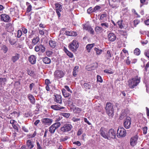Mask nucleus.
<instances>
[{
  "label": "nucleus",
  "instance_id": "f257e3e1",
  "mask_svg": "<svg viewBox=\"0 0 149 149\" xmlns=\"http://www.w3.org/2000/svg\"><path fill=\"white\" fill-rule=\"evenodd\" d=\"M141 77L139 76L138 72L131 79L128 81V85L131 88H133L138 86L140 82Z\"/></svg>",
  "mask_w": 149,
  "mask_h": 149
},
{
  "label": "nucleus",
  "instance_id": "f03ea898",
  "mask_svg": "<svg viewBox=\"0 0 149 149\" xmlns=\"http://www.w3.org/2000/svg\"><path fill=\"white\" fill-rule=\"evenodd\" d=\"M73 126L69 122H65L63 125L60 128V130L63 133H68L72 129Z\"/></svg>",
  "mask_w": 149,
  "mask_h": 149
},
{
  "label": "nucleus",
  "instance_id": "7ed1b4c3",
  "mask_svg": "<svg viewBox=\"0 0 149 149\" xmlns=\"http://www.w3.org/2000/svg\"><path fill=\"white\" fill-rule=\"evenodd\" d=\"M79 47V44L77 41L75 40H73L69 45V49L73 52H76Z\"/></svg>",
  "mask_w": 149,
  "mask_h": 149
},
{
  "label": "nucleus",
  "instance_id": "20e7f679",
  "mask_svg": "<svg viewBox=\"0 0 149 149\" xmlns=\"http://www.w3.org/2000/svg\"><path fill=\"white\" fill-rule=\"evenodd\" d=\"M113 105L110 103H107L106 107V112L109 116L112 115L113 113Z\"/></svg>",
  "mask_w": 149,
  "mask_h": 149
},
{
  "label": "nucleus",
  "instance_id": "39448f33",
  "mask_svg": "<svg viewBox=\"0 0 149 149\" xmlns=\"http://www.w3.org/2000/svg\"><path fill=\"white\" fill-rule=\"evenodd\" d=\"M117 132V135L119 138L125 137L126 135V130L123 127H119Z\"/></svg>",
  "mask_w": 149,
  "mask_h": 149
},
{
  "label": "nucleus",
  "instance_id": "423d86ee",
  "mask_svg": "<svg viewBox=\"0 0 149 149\" xmlns=\"http://www.w3.org/2000/svg\"><path fill=\"white\" fill-rule=\"evenodd\" d=\"M64 73L61 70H56L54 73V78L58 79L63 77Z\"/></svg>",
  "mask_w": 149,
  "mask_h": 149
},
{
  "label": "nucleus",
  "instance_id": "0eeeda50",
  "mask_svg": "<svg viewBox=\"0 0 149 149\" xmlns=\"http://www.w3.org/2000/svg\"><path fill=\"white\" fill-rule=\"evenodd\" d=\"M99 133L102 137L108 139V131L106 128L102 127L100 129Z\"/></svg>",
  "mask_w": 149,
  "mask_h": 149
},
{
  "label": "nucleus",
  "instance_id": "6e6552de",
  "mask_svg": "<svg viewBox=\"0 0 149 149\" xmlns=\"http://www.w3.org/2000/svg\"><path fill=\"white\" fill-rule=\"evenodd\" d=\"M108 140H110L111 138L114 139L116 136V132L113 129H110L108 131Z\"/></svg>",
  "mask_w": 149,
  "mask_h": 149
},
{
  "label": "nucleus",
  "instance_id": "1a4fd4ad",
  "mask_svg": "<svg viewBox=\"0 0 149 149\" xmlns=\"http://www.w3.org/2000/svg\"><path fill=\"white\" fill-rule=\"evenodd\" d=\"M131 123V118L129 117H127L124 123V127L126 129H129L130 127Z\"/></svg>",
  "mask_w": 149,
  "mask_h": 149
},
{
  "label": "nucleus",
  "instance_id": "9d476101",
  "mask_svg": "<svg viewBox=\"0 0 149 149\" xmlns=\"http://www.w3.org/2000/svg\"><path fill=\"white\" fill-rule=\"evenodd\" d=\"M56 8V12L57 14L58 17L61 16V14L60 13L62 10V5L58 3H55V4Z\"/></svg>",
  "mask_w": 149,
  "mask_h": 149
},
{
  "label": "nucleus",
  "instance_id": "9b49d317",
  "mask_svg": "<svg viewBox=\"0 0 149 149\" xmlns=\"http://www.w3.org/2000/svg\"><path fill=\"white\" fill-rule=\"evenodd\" d=\"M41 121L43 124L49 125L52 123L53 120L52 119L44 118L41 120Z\"/></svg>",
  "mask_w": 149,
  "mask_h": 149
},
{
  "label": "nucleus",
  "instance_id": "f8f14e48",
  "mask_svg": "<svg viewBox=\"0 0 149 149\" xmlns=\"http://www.w3.org/2000/svg\"><path fill=\"white\" fill-rule=\"evenodd\" d=\"M26 147L29 149H31L34 146V143L30 139H28L26 142Z\"/></svg>",
  "mask_w": 149,
  "mask_h": 149
},
{
  "label": "nucleus",
  "instance_id": "ddd939ff",
  "mask_svg": "<svg viewBox=\"0 0 149 149\" xmlns=\"http://www.w3.org/2000/svg\"><path fill=\"white\" fill-rule=\"evenodd\" d=\"M108 38L109 41L111 42L114 41L116 38V36L113 33L110 32L108 35Z\"/></svg>",
  "mask_w": 149,
  "mask_h": 149
},
{
  "label": "nucleus",
  "instance_id": "4468645a",
  "mask_svg": "<svg viewBox=\"0 0 149 149\" xmlns=\"http://www.w3.org/2000/svg\"><path fill=\"white\" fill-rule=\"evenodd\" d=\"M138 139V137L136 136L132 137L130 140V144L132 146H134L136 145Z\"/></svg>",
  "mask_w": 149,
  "mask_h": 149
},
{
  "label": "nucleus",
  "instance_id": "2eb2a0df",
  "mask_svg": "<svg viewBox=\"0 0 149 149\" xmlns=\"http://www.w3.org/2000/svg\"><path fill=\"white\" fill-rule=\"evenodd\" d=\"M128 110L127 109H125L124 110H122L120 116V120H122L124 117L126 116L127 113H128Z\"/></svg>",
  "mask_w": 149,
  "mask_h": 149
},
{
  "label": "nucleus",
  "instance_id": "dca6fc26",
  "mask_svg": "<svg viewBox=\"0 0 149 149\" xmlns=\"http://www.w3.org/2000/svg\"><path fill=\"white\" fill-rule=\"evenodd\" d=\"M37 58L34 55H31L29 58V61L32 64H34L36 63Z\"/></svg>",
  "mask_w": 149,
  "mask_h": 149
},
{
  "label": "nucleus",
  "instance_id": "f3484780",
  "mask_svg": "<svg viewBox=\"0 0 149 149\" xmlns=\"http://www.w3.org/2000/svg\"><path fill=\"white\" fill-rule=\"evenodd\" d=\"M54 96L55 97V98L54 99V101L57 103L61 104L62 103V101L61 99V96L60 95H58L57 94L56 95H54Z\"/></svg>",
  "mask_w": 149,
  "mask_h": 149
},
{
  "label": "nucleus",
  "instance_id": "a211bd4d",
  "mask_svg": "<svg viewBox=\"0 0 149 149\" xmlns=\"http://www.w3.org/2000/svg\"><path fill=\"white\" fill-rule=\"evenodd\" d=\"M9 19L10 17L8 15L5 14L1 15V20L2 21L7 22L9 21Z\"/></svg>",
  "mask_w": 149,
  "mask_h": 149
},
{
  "label": "nucleus",
  "instance_id": "6ab92c4d",
  "mask_svg": "<svg viewBox=\"0 0 149 149\" xmlns=\"http://www.w3.org/2000/svg\"><path fill=\"white\" fill-rule=\"evenodd\" d=\"M51 108L52 109L55 110H60L61 111L62 109H64L65 107H61L58 105H52L51 106Z\"/></svg>",
  "mask_w": 149,
  "mask_h": 149
},
{
  "label": "nucleus",
  "instance_id": "aec40b11",
  "mask_svg": "<svg viewBox=\"0 0 149 149\" xmlns=\"http://www.w3.org/2000/svg\"><path fill=\"white\" fill-rule=\"evenodd\" d=\"M20 55L19 54L16 53L12 56L11 60L13 63H15L17 61L19 58Z\"/></svg>",
  "mask_w": 149,
  "mask_h": 149
},
{
  "label": "nucleus",
  "instance_id": "412c9836",
  "mask_svg": "<svg viewBox=\"0 0 149 149\" xmlns=\"http://www.w3.org/2000/svg\"><path fill=\"white\" fill-rule=\"evenodd\" d=\"M84 28L86 30L88 31L91 34H94V30L93 29H92L90 26L87 25L85 26Z\"/></svg>",
  "mask_w": 149,
  "mask_h": 149
},
{
  "label": "nucleus",
  "instance_id": "4be33fe9",
  "mask_svg": "<svg viewBox=\"0 0 149 149\" xmlns=\"http://www.w3.org/2000/svg\"><path fill=\"white\" fill-rule=\"evenodd\" d=\"M28 98L31 102L34 104L35 102V100L34 97L31 94H29L28 95Z\"/></svg>",
  "mask_w": 149,
  "mask_h": 149
},
{
  "label": "nucleus",
  "instance_id": "5701e85b",
  "mask_svg": "<svg viewBox=\"0 0 149 149\" xmlns=\"http://www.w3.org/2000/svg\"><path fill=\"white\" fill-rule=\"evenodd\" d=\"M64 50L67 55L70 58H72L73 56V54L69 52L67 49L65 47H64Z\"/></svg>",
  "mask_w": 149,
  "mask_h": 149
},
{
  "label": "nucleus",
  "instance_id": "b1692460",
  "mask_svg": "<svg viewBox=\"0 0 149 149\" xmlns=\"http://www.w3.org/2000/svg\"><path fill=\"white\" fill-rule=\"evenodd\" d=\"M95 29V31L98 34L101 33L104 31V29L102 28L99 26H96Z\"/></svg>",
  "mask_w": 149,
  "mask_h": 149
},
{
  "label": "nucleus",
  "instance_id": "393cba45",
  "mask_svg": "<svg viewBox=\"0 0 149 149\" xmlns=\"http://www.w3.org/2000/svg\"><path fill=\"white\" fill-rule=\"evenodd\" d=\"M61 91L63 95L65 97H68L70 95V93L66 92V90L64 88H62Z\"/></svg>",
  "mask_w": 149,
  "mask_h": 149
},
{
  "label": "nucleus",
  "instance_id": "a878e982",
  "mask_svg": "<svg viewBox=\"0 0 149 149\" xmlns=\"http://www.w3.org/2000/svg\"><path fill=\"white\" fill-rule=\"evenodd\" d=\"M49 44L50 47L52 48H55L56 45V42L52 40L49 41Z\"/></svg>",
  "mask_w": 149,
  "mask_h": 149
},
{
  "label": "nucleus",
  "instance_id": "bb28decb",
  "mask_svg": "<svg viewBox=\"0 0 149 149\" xmlns=\"http://www.w3.org/2000/svg\"><path fill=\"white\" fill-rule=\"evenodd\" d=\"M79 67L78 66H75L73 69L72 75L75 77L77 75L78 72Z\"/></svg>",
  "mask_w": 149,
  "mask_h": 149
},
{
  "label": "nucleus",
  "instance_id": "cd10ccee",
  "mask_svg": "<svg viewBox=\"0 0 149 149\" xmlns=\"http://www.w3.org/2000/svg\"><path fill=\"white\" fill-rule=\"evenodd\" d=\"M42 61L43 62L46 64H49L51 62V59L47 57H45L43 58Z\"/></svg>",
  "mask_w": 149,
  "mask_h": 149
},
{
  "label": "nucleus",
  "instance_id": "c85d7f7f",
  "mask_svg": "<svg viewBox=\"0 0 149 149\" xmlns=\"http://www.w3.org/2000/svg\"><path fill=\"white\" fill-rule=\"evenodd\" d=\"M94 45V44H88L86 45V48L88 52H90L91 49L93 47Z\"/></svg>",
  "mask_w": 149,
  "mask_h": 149
},
{
  "label": "nucleus",
  "instance_id": "c756f323",
  "mask_svg": "<svg viewBox=\"0 0 149 149\" xmlns=\"http://www.w3.org/2000/svg\"><path fill=\"white\" fill-rule=\"evenodd\" d=\"M56 129V128L52 125L49 127V131L51 134L54 133Z\"/></svg>",
  "mask_w": 149,
  "mask_h": 149
},
{
  "label": "nucleus",
  "instance_id": "7c9ffc66",
  "mask_svg": "<svg viewBox=\"0 0 149 149\" xmlns=\"http://www.w3.org/2000/svg\"><path fill=\"white\" fill-rule=\"evenodd\" d=\"M81 111V109L77 107H75L73 109V112L76 113H79Z\"/></svg>",
  "mask_w": 149,
  "mask_h": 149
},
{
  "label": "nucleus",
  "instance_id": "2f4dec72",
  "mask_svg": "<svg viewBox=\"0 0 149 149\" xmlns=\"http://www.w3.org/2000/svg\"><path fill=\"white\" fill-rule=\"evenodd\" d=\"M69 138H70L67 136H65L64 137L62 136L60 139V142L65 141Z\"/></svg>",
  "mask_w": 149,
  "mask_h": 149
},
{
  "label": "nucleus",
  "instance_id": "473e14b6",
  "mask_svg": "<svg viewBox=\"0 0 149 149\" xmlns=\"http://www.w3.org/2000/svg\"><path fill=\"white\" fill-rule=\"evenodd\" d=\"M6 81L7 79L6 78L0 77V85L5 84V82Z\"/></svg>",
  "mask_w": 149,
  "mask_h": 149
},
{
  "label": "nucleus",
  "instance_id": "72a5a7b5",
  "mask_svg": "<svg viewBox=\"0 0 149 149\" xmlns=\"http://www.w3.org/2000/svg\"><path fill=\"white\" fill-rule=\"evenodd\" d=\"M94 50L96 52V54L98 55H100L102 52V49H99L97 48H95Z\"/></svg>",
  "mask_w": 149,
  "mask_h": 149
},
{
  "label": "nucleus",
  "instance_id": "f704fd0d",
  "mask_svg": "<svg viewBox=\"0 0 149 149\" xmlns=\"http://www.w3.org/2000/svg\"><path fill=\"white\" fill-rule=\"evenodd\" d=\"M140 50L138 48H136L134 51V54L137 56L139 55L140 54Z\"/></svg>",
  "mask_w": 149,
  "mask_h": 149
},
{
  "label": "nucleus",
  "instance_id": "c9c22d12",
  "mask_svg": "<svg viewBox=\"0 0 149 149\" xmlns=\"http://www.w3.org/2000/svg\"><path fill=\"white\" fill-rule=\"evenodd\" d=\"M83 86L86 91L90 89L91 87V85L88 83H85L84 84Z\"/></svg>",
  "mask_w": 149,
  "mask_h": 149
},
{
  "label": "nucleus",
  "instance_id": "e433bc0d",
  "mask_svg": "<svg viewBox=\"0 0 149 149\" xmlns=\"http://www.w3.org/2000/svg\"><path fill=\"white\" fill-rule=\"evenodd\" d=\"M107 17V13H105L104 14H102L100 17V19L102 20V22L104 21V18H106Z\"/></svg>",
  "mask_w": 149,
  "mask_h": 149
},
{
  "label": "nucleus",
  "instance_id": "4c0bfd02",
  "mask_svg": "<svg viewBox=\"0 0 149 149\" xmlns=\"http://www.w3.org/2000/svg\"><path fill=\"white\" fill-rule=\"evenodd\" d=\"M39 39L38 37H37L35 38H33L32 40V42L34 45H35L39 41Z\"/></svg>",
  "mask_w": 149,
  "mask_h": 149
},
{
  "label": "nucleus",
  "instance_id": "58836bf2",
  "mask_svg": "<svg viewBox=\"0 0 149 149\" xmlns=\"http://www.w3.org/2000/svg\"><path fill=\"white\" fill-rule=\"evenodd\" d=\"M119 28L122 29L123 28V26L122 24V21L119 20L117 23Z\"/></svg>",
  "mask_w": 149,
  "mask_h": 149
},
{
  "label": "nucleus",
  "instance_id": "ea45409f",
  "mask_svg": "<svg viewBox=\"0 0 149 149\" xmlns=\"http://www.w3.org/2000/svg\"><path fill=\"white\" fill-rule=\"evenodd\" d=\"M101 8L100 6H95L93 9V12L94 13H96L97 11L100 10Z\"/></svg>",
  "mask_w": 149,
  "mask_h": 149
},
{
  "label": "nucleus",
  "instance_id": "a19ab883",
  "mask_svg": "<svg viewBox=\"0 0 149 149\" xmlns=\"http://www.w3.org/2000/svg\"><path fill=\"white\" fill-rule=\"evenodd\" d=\"M100 25L103 28L106 29L109 27V24L107 22L102 23Z\"/></svg>",
  "mask_w": 149,
  "mask_h": 149
},
{
  "label": "nucleus",
  "instance_id": "79ce46f5",
  "mask_svg": "<svg viewBox=\"0 0 149 149\" xmlns=\"http://www.w3.org/2000/svg\"><path fill=\"white\" fill-rule=\"evenodd\" d=\"M111 56V52L110 50H108L107 52L106 55V57L107 59H109L110 58Z\"/></svg>",
  "mask_w": 149,
  "mask_h": 149
},
{
  "label": "nucleus",
  "instance_id": "37998d69",
  "mask_svg": "<svg viewBox=\"0 0 149 149\" xmlns=\"http://www.w3.org/2000/svg\"><path fill=\"white\" fill-rule=\"evenodd\" d=\"M42 47V45H40L39 46H36L35 47V51L37 52L39 51L40 50Z\"/></svg>",
  "mask_w": 149,
  "mask_h": 149
},
{
  "label": "nucleus",
  "instance_id": "c03bdc74",
  "mask_svg": "<svg viewBox=\"0 0 149 149\" xmlns=\"http://www.w3.org/2000/svg\"><path fill=\"white\" fill-rule=\"evenodd\" d=\"M1 48L4 53H6L8 51V48L5 45H3L1 47Z\"/></svg>",
  "mask_w": 149,
  "mask_h": 149
},
{
  "label": "nucleus",
  "instance_id": "a18cd8bd",
  "mask_svg": "<svg viewBox=\"0 0 149 149\" xmlns=\"http://www.w3.org/2000/svg\"><path fill=\"white\" fill-rule=\"evenodd\" d=\"M52 125L54 126V127L56 128V129L61 126V124L60 122H58L54 123Z\"/></svg>",
  "mask_w": 149,
  "mask_h": 149
},
{
  "label": "nucleus",
  "instance_id": "49530a36",
  "mask_svg": "<svg viewBox=\"0 0 149 149\" xmlns=\"http://www.w3.org/2000/svg\"><path fill=\"white\" fill-rule=\"evenodd\" d=\"M104 72L109 74H112L113 73V71L110 70H104Z\"/></svg>",
  "mask_w": 149,
  "mask_h": 149
},
{
  "label": "nucleus",
  "instance_id": "de8ad7c7",
  "mask_svg": "<svg viewBox=\"0 0 149 149\" xmlns=\"http://www.w3.org/2000/svg\"><path fill=\"white\" fill-rule=\"evenodd\" d=\"M132 12L134 14L135 16L136 17H139L140 16L138 14V13L136 12L135 10L133 9L132 10Z\"/></svg>",
  "mask_w": 149,
  "mask_h": 149
},
{
  "label": "nucleus",
  "instance_id": "09e8293b",
  "mask_svg": "<svg viewBox=\"0 0 149 149\" xmlns=\"http://www.w3.org/2000/svg\"><path fill=\"white\" fill-rule=\"evenodd\" d=\"M28 74L31 76H32L33 75V72L29 69L27 70Z\"/></svg>",
  "mask_w": 149,
  "mask_h": 149
},
{
  "label": "nucleus",
  "instance_id": "8fccbe9b",
  "mask_svg": "<svg viewBox=\"0 0 149 149\" xmlns=\"http://www.w3.org/2000/svg\"><path fill=\"white\" fill-rule=\"evenodd\" d=\"M97 81L102 83L103 82V80L101 77L99 75L97 76Z\"/></svg>",
  "mask_w": 149,
  "mask_h": 149
},
{
  "label": "nucleus",
  "instance_id": "3c124183",
  "mask_svg": "<svg viewBox=\"0 0 149 149\" xmlns=\"http://www.w3.org/2000/svg\"><path fill=\"white\" fill-rule=\"evenodd\" d=\"M8 40L9 41L10 43L12 45H14L16 42L15 40L13 39H8Z\"/></svg>",
  "mask_w": 149,
  "mask_h": 149
},
{
  "label": "nucleus",
  "instance_id": "603ef678",
  "mask_svg": "<svg viewBox=\"0 0 149 149\" xmlns=\"http://www.w3.org/2000/svg\"><path fill=\"white\" fill-rule=\"evenodd\" d=\"M50 143L49 141H46L44 140L43 141V145L44 146H49L50 145Z\"/></svg>",
  "mask_w": 149,
  "mask_h": 149
},
{
  "label": "nucleus",
  "instance_id": "864d4df0",
  "mask_svg": "<svg viewBox=\"0 0 149 149\" xmlns=\"http://www.w3.org/2000/svg\"><path fill=\"white\" fill-rule=\"evenodd\" d=\"M64 89H65V90H67V91H68V92H69L71 93H72V91L70 89L69 87L67 86H64Z\"/></svg>",
  "mask_w": 149,
  "mask_h": 149
},
{
  "label": "nucleus",
  "instance_id": "5fc2aeb1",
  "mask_svg": "<svg viewBox=\"0 0 149 149\" xmlns=\"http://www.w3.org/2000/svg\"><path fill=\"white\" fill-rule=\"evenodd\" d=\"M133 22H134V27H135L140 22V21L138 19H136L134 20V21Z\"/></svg>",
  "mask_w": 149,
  "mask_h": 149
},
{
  "label": "nucleus",
  "instance_id": "6e6d98bb",
  "mask_svg": "<svg viewBox=\"0 0 149 149\" xmlns=\"http://www.w3.org/2000/svg\"><path fill=\"white\" fill-rule=\"evenodd\" d=\"M61 115H62L64 117H65L66 118H68L70 115V114L69 113H61Z\"/></svg>",
  "mask_w": 149,
  "mask_h": 149
},
{
  "label": "nucleus",
  "instance_id": "4d7b16f0",
  "mask_svg": "<svg viewBox=\"0 0 149 149\" xmlns=\"http://www.w3.org/2000/svg\"><path fill=\"white\" fill-rule=\"evenodd\" d=\"M46 55L49 57L51 56L53 53L52 52L50 51H47L46 52Z\"/></svg>",
  "mask_w": 149,
  "mask_h": 149
},
{
  "label": "nucleus",
  "instance_id": "13d9d810",
  "mask_svg": "<svg viewBox=\"0 0 149 149\" xmlns=\"http://www.w3.org/2000/svg\"><path fill=\"white\" fill-rule=\"evenodd\" d=\"M36 143L37 146V149H42L40 144L38 141H36Z\"/></svg>",
  "mask_w": 149,
  "mask_h": 149
},
{
  "label": "nucleus",
  "instance_id": "bf43d9fd",
  "mask_svg": "<svg viewBox=\"0 0 149 149\" xmlns=\"http://www.w3.org/2000/svg\"><path fill=\"white\" fill-rule=\"evenodd\" d=\"M22 34V31L20 30H18L17 31V36L18 38H20Z\"/></svg>",
  "mask_w": 149,
  "mask_h": 149
},
{
  "label": "nucleus",
  "instance_id": "052dcab7",
  "mask_svg": "<svg viewBox=\"0 0 149 149\" xmlns=\"http://www.w3.org/2000/svg\"><path fill=\"white\" fill-rule=\"evenodd\" d=\"M35 84L33 83L30 84L29 85V88L30 91L32 90L33 87L35 86Z\"/></svg>",
  "mask_w": 149,
  "mask_h": 149
},
{
  "label": "nucleus",
  "instance_id": "680f3d73",
  "mask_svg": "<svg viewBox=\"0 0 149 149\" xmlns=\"http://www.w3.org/2000/svg\"><path fill=\"white\" fill-rule=\"evenodd\" d=\"M37 134L36 132V131H35L34 133L33 134H29L28 135L29 138H33Z\"/></svg>",
  "mask_w": 149,
  "mask_h": 149
},
{
  "label": "nucleus",
  "instance_id": "e2e57ef3",
  "mask_svg": "<svg viewBox=\"0 0 149 149\" xmlns=\"http://www.w3.org/2000/svg\"><path fill=\"white\" fill-rule=\"evenodd\" d=\"M93 9H92V8L91 7H90L87 10V12H88V14H91V13H94L93 12Z\"/></svg>",
  "mask_w": 149,
  "mask_h": 149
},
{
  "label": "nucleus",
  "instance_id": "0e129e2a",
  "mask_svg": "<svg viewBox=\"0 0 149 149\" xmlns=\"http://www.w3.org/2000/svg\"><path fill=\"white\" fill-rule=\"evenodd\" d=\"M32 6L31 5H29L27 8V12H29L31 10Z\"/></svg>",
  "mask_w": 149,
  "mask_h": 149
},
{
  "label": "nucleus",
  "instance_id": "69168bd1",
  "mask_svg": "<svg viewBox=\"0 0 149 149\" xmlns=\"http://www.w3.org/2000/svg\"><path fill=\"white\" fill-rule=\"evenodd\" d=\"M22 30L24 34H26L27 33V30L24 27H22Z\"/></svg>",
  "mask_w": 149,
  "mask_h": 149
},
{
  "label": "nucleus",
  "instance_id": "338daca9",
  "mask_svg": "<svg viewBox=\"0 0 149 149\" xmlns=\"http://www.w3.org/2000/svg\"><path fill=\"white\" fill-rule=\"evenodd\" d=\"M22 129L23 131L26 132H29L28 129L24 126H22Z\"/></svg>",
  "mask_w": 149,
  "mask_h": 149
},
{
  "label": "nucleus",
  "instance_id": "774afa93",
  "mask_svg": "<svg viewBox=\"0 0 149 149\" xmlns=\"http://www.w3.org/2000/svg\"><path fill=\"white\" fill-rule=\"evenodd\" d=\"M46 31L45 30H39V33L41 35H43L45 33V31Z\"/></svg>",
  "mask_w": 149,
  "mask_h": 149
}]
</instances>
